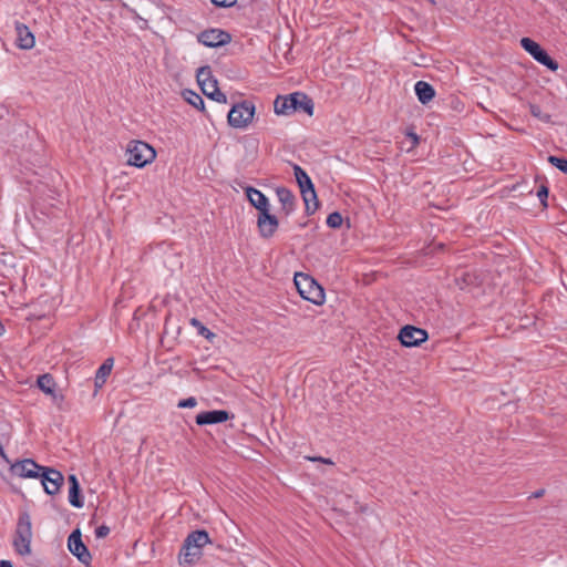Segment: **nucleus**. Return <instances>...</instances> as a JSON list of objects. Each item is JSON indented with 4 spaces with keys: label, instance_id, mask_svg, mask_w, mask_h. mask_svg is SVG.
<instances>
[{
    "label": "nucleus",
    "instance_id": "nucleus-1",
    "mask_svg": "<svg viewBox=\"0 0 567 567\" xmlns=\"http://www.w3.org/2000/svg\"><path fill=\"white\" fill-rule=\"evenodd\" d=\"M246 197L251 206L258 210L257 227L262 238H270L278 229V218L270 214V204L268 198L259 189L247 186L245 188Z\"/></svg>",
    "mask_w": 567,
    "mask_h": 567
},
{
    "label": "nucleus",
    "instance_id": "nucleus-2",
    "mask_svg": "<svg viewBox=\"0 0 567 567\" xmlns=\"http://www.w3.org/2000/svg\"><path fill=\"white\" fill-rule=\"evenodd\" d=\"M274 111L277 115H290L297 111L312 115L313 102L302 92H293L285 96L278 95L274 102Z\"/></svg>",
    "mask_w": 567,
    "mask_h": 567
},
{
    "label": "nucleus",
    "instance_id": "nucleus-3",
    "mask_svg": "<svg viewBox=\"0 0 567 567\" xmlns=\"http://www.w3.org/2000/svg\"><path fill=\"white\" fill-rule=\"evenodd\" d=\"M293 281L299 295L305 300L317 306L324 302V290L311 276L303 272H297Z\"/></svg>",
    "mask_w": 567,
    "mask_h": 567
},
{
    "label": "nucleus",
    "instance_id": "nucleus-4",
    "mask_svg": "<svg viewBox=\"0 0 567 567\" xmlns=\"http://www.w3.org/2000/svg\"><path fill=\"white\" fill-rule=\"evenodd\" d=\"M32 525L30 515L24 512L19 515L13 538V547L20 556L31 553Z\"/></svg>",
    "mask_w": 567,
    "mask_h": 567
},
{
    "label": "nucleus",
    "instance_id": "nucleus-5",
    "mask_svg": "<svg viewBox=\"0 0 567 567\" xmlns=\"http://www.w3.org/2000/svg\"><path fill=\"white\" fill-rule=\"evenodd\" d=\"M210 542L206 530L192 532L185 539L181 556L184 563L193 564L202 555V548Z\"/></svg>",
    "mask_w": 567,
    "mask_h": 567
},
{
    "label": "nucleus",
    "instance_id": "nucleus-6",
    "mask_svg": "<svg viewBox=\"0 0 567 567\" xmlns=\"http://www.w3.org/2000/svg\"><path fill=\"white\" fill-rule=\"evenodd\" d=\"M293 173L305 202L306 212L307 214H313L319 205L315 186L308 174L299 165H293Z\"/></svg>",
    "mask_w": 567,
    "mask_h": 567
},
{
    "label": "nucleus",
    "instance_id": "nucleus-7",
    "mask_svg": "<svg viewBox=\"0 0 567 567\" xmlns=\"http://www.w3.org/2000/svg\"><path fill=\"white\" fill-rule=\"evenodd\" d=\"M127 164L135 167H144L154 161L156 153L154 148L142 141H131L127 144Z\"/></svg>",
    "mask_w": 567,
    "mask_h": 567
},
{
    "label": "nucleus",
    "instance_id": "nucleus-8",
    "mask_svg": "<svg viewBox=\"0 0 567 567\" xmlns=\"http://www.w3.org/2000/svg\"><path fill=\"white\" fill-rule=\"evenodd\" d=\"M255 104L251 101H241L230 109L228 113V124L234 128H246L255 115Z\"/></svg>",
    "mask_w": 567,
    "mask_h": 567
},
{
    "label": "nucleus",
    "instance_id": "nucleus-9",
    "mask_svg": "<svg viewBox=\"0 0 567 567\" xmlns=\"http://www.w3.org/2000/svg\"><path fill=\"white\" fill-rule=\"evenodd\" d=\"M520 47L528 52L538 63L545 65L550 71L558 70V63L549 56V54L530 38H522Z\"/></svg>",
    "mask_w": 567,
    "mask_h": 567
},
{
    "label": "nucleus",
    "instance_id": "nucleus-10",
    "mask_svg": "<svg viewBox=\"0 0 567 567\" xmlns=\"http://www.w3.org/2000/svg\"><path fill=\"white\" fill-rule=\"evenodd\" d=\"M39 477L41 478L44 492L49 495H56L64 483L62 473L52 467L44 466Z\"/></svg>",
    "mask_w": 567,
    "mask_h": 567
},
{
    "label": "nucleus",
    "instance_id": "nucleus-11",
    "mask_svg": "<svg viewBox=\"0 0 567 567\" xmlns=\"http://www.w3.org/2000/svg\"><path fill=\"white\" fill-rule=\"evenodd\" d=\"M197 41L208 48H218L230 43L231 35L220 29H208L197 35Z\"/></svg>",
    "mask_w": 567,
    "mask_h": 567
},
{
    "label": "nucleus",
    "instance_id": "nucleus-12",
    "mask_svg": "<svg viewBox=\"0 0 567 567\" xmlns=\"http://www.w3.org/2000/svg\"><path fill=\"white\" fill-rule=\"evenodd\" d=\"M427 338V332L424 329L414 326H405L399 333V340L404 347H417L425 342Z\"/></svg>",
    "mask_w": 567,
    "mask_h": 567
},
{
    "label": "nucleus",
    "instance_id": "nucleus-13",
    "mask_svg": "<svg viewBox=\"0 0 567 567\" xmlns=\"http://www.w3.org/2000/svg\"><path fill=\"white\" fill-rule=\"evenodd\" d=\"M37 384L39 389L49 395L56 406H61L64 402V395L56 391V383L50 373H44L38 377Z\"/></svg>",
    "mask_w": 567,
    "mask_h": 567
},
{
    "label": "nucleus",
    "instance_id": "nucleus-14",
    "mask_svg": "<svg viewBox=\"0 0 567 567\" xmlns=\"http://www.w3.org/2000/svg\"><path fill=\"white\" fill-rule=\"evenodd\" d=\"M43 470L44 466L31 458L18 461L11 466L13 474L24 478H38Z\"/></svg>",
    "mask_w": 567,
    "mask_h": 567
},
{
    "label": "nucleus",
    "instance_id": "nucleus-15",
    "mask_svg": "<svg viewBox=\"0 0 567 567\" xmlns=\"http://www.w3.org/2000/svg\"><path fill=\"white\" fill-rule=\"evenodd\" d=\"M68 547L80 561L89 564L92 557L86 546L82 542L81 533L79 529L73 530L69 536Z\"/></svg>",
    "mask_w": 567,
    "mask_h": 567
},
{
    "label": "nucleus",
    "instance_id": "nucleus-16",
    "mask_svg": "<svg viewBox=\"0 0 567 567\" xmlns=\"http://www.w3.org/2000/svg\"><path fill=\"white\" fill-rule=\"evenodd\" d=\"M230 414L226 410H212L200 412L196 415L197 425H209L226 422L230 419Z\"/></svg>",
    "mask_w": 567,
    "mask_h": 567
},
{
    "label": "nucleus",
    "instance_id": "nucleus-17",
    "mask_svg": "<svg viewBox=\"0 0 567 567\" xmlns=\"http://www.w3.org/2000/svg\"><path fill=\"white\" fill-rule=\"evenodd\" d=\"M276 195L281 204V213L289 216L296 208V196L286 187H277Z\"/></svg>",
    "mask_w": 567,
    "mask_h": 567
},
{
    "label": "nucleus",
    "instance_id": "nucleus-18",
    "mask_svg": "<svg viewBox=\"0 0 567 567\" xmlns=\"http://www.w3.org/2000/svg\"><path fill=\"white\" fill-rule=\"evenodd\" d=\"M17 43L20 49L30 50L34 47L35 40L32 32L24 24H17Z\"/></svg>",
    "mask_w": 567,
    "mask_h": 567
},
{
    "label": "nucleus",
    "instance_id": "nucleus-19",
    "mask_svg": "<svg viewBox=\"0 0 567 567\" xmlns=\"http://www.w3.org/2000/svg\"><path fill=\"white\" fill-rule=\"evenodd\" d=\"M69 502L72 506L76 508H81L84 505L83 498L81 496V488L79 481L74 474L69 475Z\"/></svg>",
    "mask_w": 567,
    "mask_h": 567
},
{
    "label": "nucleus",
    "instance_id": "nucleus-20",
    "mask_svg": "<svg viewBox=\"0 0 567 567\" xmlns=\"http://www.w3.org/2000/svg\"><path fill=\"white\" fill-rule=\"evenodd\" d=\"M203 93L213 101L218 103H226L227 96L219 91L217 80L208 81L202 85H199Z\"/></svg>",
    "mask_w": 567,
    "mask_h": 567
},
{
    "label": "nucleus",
    "instance_id": "nucleus-21",
    "mask_svg": "<svg viewBox=\"0 0 567 567\" xmlns=\"http://www.w3.org/2000/svg\"><path fill=\"white\" fill-rule=\"evenodd\" d=\"M415 94L417 96V100L422 104H427L431 102L435 96V90L434 87L425 82V81H417L414 86Z\"/></svg>",
    "mask_w": 567,
    "mask_h": 567
},
{
    "label": "nucleus",
    "instance_id": "nucleus-22",
    "mask_svg": "<svg viewBox=\"0 0 567 567\" xmlns=\"http://www.w3.org/2000/svg\"><path fill=\"white\" fill-rule=\"evenodd\" d=\"M196 78H197V82L199 85L208 82V81H213L215 80V78L213 76V73H212V69L209 65H205V66H202L197 70V74H196Z\"/></svg>",
    "mask_w": 567,
    "mask_h": 567
},
{
    "label": "nucleus",
    "instance_id": "nucleus-23",
    "mask_svg": "<svg viewBox=\"0 0 567 567\" xmlns=\"http://www.w3.org/2000/svg\"><path fill=\"white\" fill-rule=\"evenodd\" d=\"M114 360L112 358L106 359L102 365L97 369L95 375L97 379L106 380L113 368Z\"/></svg>",
    "mask_w": 567,
    "mask_h": 567
},
{
    "label": "nucleus",
    "instance_id": "nucleus-24",
    "mask_svg": "<svg viewBox=\"0 0 567 567\" xmlns=\"http://www.w3.org/2000/svg\"><path fill=\"white\" fill-rule=\"evenodd\" d=\"M190 324L195 327L198 333L204 338L212 340L215 337V334L208 328H206L198 319H190Z\"/></svg>",
    "mask_w": 567,
    "mask_h": 567
},
{
    "label": "nucleus",
    "instance_id": "nucleus-25",
    "mask_svg": "<svg viewBox=\"0 0 567 567\" xmlns=\"http://www.w3.org/2000/svg\"><path fill=\"white\" fill-rule=\"evenodd\" d=\"M186 101L197 110H204V100L193 91H187Z\"/></svg>",
    "mask_w": 567,
    "mask_h": 567
},
{
    "label": "nucleus",
    "instance_id": "nucleus-26",
    "mask_svg": "<svg viewBox=\"0 0 567 567\" xmlns=\"http://www.w3.org/2000/svg\"><path fill=\"white\" fill-rule=\"evenodd\" d=\"M342 215L338 212H333L327 217V225L331 228H339L342 225Z\"/></svg>",
    "mask_w": 567,
    "mask_h": 567
},
{
    "label": "nucleus",
    "instance_id": "nucleus-27",
    "mask_svg": "<svg viewBox=\"0 0 567 567\" xmlns=\"http://www.w3.org/2000/svg\"><path fill=\"white\" fill-rule=\"evenodd\" d=\"M529 111L534 117H537L545 123L550 122V115L543 113L542 109L538 105L530 104Z\"/></svg>",
    "mask_w": 567,
    "mask_h": 567
},
{
    "label": "nucleus",
    "instance_id": "nucleus-28",
    "mask_svg": "<svg viewBox=\"0 0 567 567\" xmlns=\"http://www.w3.org/2000/svg\"><path fill=\"white\" fill-rule=\"evenodd\" d=\"M548 162L567 175V159L557 156H549Z\"/></svg>",
    "mask_w": 567,
    "mask_h": 567
},
{
    "label": "nucleus",
    "instance_id": "nucleus-29",
    "mask_svg": "<svg viewBox=\"0 0 567 567\" xmlns=\"http://www.w3.org/2000/svg\"><path fill=\"white\" fill-rule=\"evenodd\" d=\"M548 193H549V189L547 187V185L545 184H542L538 189H537V197L539 198L540 200V204L544 208H547L548 207V203H547V199H548Z\"/></svg>",
    "mask_w": 567,
    "mask_h": 567
},
{
    "label": "nucleus",
    "instance_id": "nucleus-30",
    "mask_svg": "<svg viewBox=\"0 0 567 567\" xmlns=\"http://www.w3.org/2000/svg\"><path fill=\"white\" fill-rule=\"evenodd\" d=\"M196 405H197V400L194 396H189L187 399L181 400L177 403V406L181 409H186V408L190 409V408H195Z\"/></svg>",
    "mask_w": 567,
    "mask_h": 567
},
{
    "label": "nucleus",
    "instance_id": "nucleus-31",
    "mask_svg": "<svg viewBox=\"0 0 567 567\" xmlns=\"http://www.w3.org/2000/svg\"><path fill=\"white\" fill-rule=\"evenodd\" d=\"M110 534V527L106 525H101L95 529V536L97 538L106 537Z\"/></svg>",
    "mask_w": 567,
    "mask_h": 567
},
{
    "label": "nucleus",
    "instance_id": "nucleus-32",
    "mask_svg": "<svg viewBox=\"0 0 567 567\" xmlns=\"http://www.w3.org/2000/svg\"><path fill=\"white\" fill-rule=\"evenodd\" d=\"M237 0H212V2L221 8H228L236 3Z\"/></svg>",
    "mask_w": 567,
    "mask_h": 567
},
{
    "label": "nucleus",
    "instance_id": "nucleus-33",
    "mask_svg": "<svg viewBox=\"0 0 567 567\" xmlns=\"http://www.w3.org/2000/svg\"><path fill=\"white\" fill-rule=\"evenodd\" d=\"M307 460L312 461V462H322V463L330 464V465L333 464V462L330 458H324V457H321V456L307 457Z\"/></svg>",
    "mask_w": 567,
    "mask_h": 567
},
{
    "label": "nucleus",
    "instance_id": "nucleus-34",
    "mask_svg": "<svg viewBox=\"0 0 567 567\" xmlns=\"http://www.w3.org/2000/svg\"><path fill=\"white\" fill-rule=\"evenodd\" d=\"M105 382H106V380L97 379V377L95 375L94 384H95L96 389H101L104 385Z\"/></svg>",
    "mask_w": 567,
    "mask_h": 567
},
{
    "label": "nucleus",
    "instance_id": "nucleus-35",
    "mask_svg": "<svg viewBox=\"0 0 567 567\" xmlns=\"http://www.w3.org/2000/svg\"><path fill=\"white\" fill-rule=\"evenodd\" d=\"M544 494H545V489H538V491L534 492V493L532 494V496H530V497H533V498H539V497H542Z\"/></svg>",
    "mask_w": 567,
    "mask_h": 567
},
{
    "label": "nucleus",
    "instance_id": "nucleus-36",
    "mask_svg": "<svg viewBox=\"0 0 567 567\" xmlns=\"http://www.w3.org/2000/svg\"><path fill=\"white\" fill-rule=\"evenodd\" d=\"M408 136L412 138L414 144L419 143V136L415 133H409Z\"/></svg>",
    "mask_w": 567,
    "mask_h": 567
},
{
    "label": "nucleus",
    "instance_id": "nucleus-37",
    "mask_svg": "<svg viewBox=\"0 0 567 567\" xmlns=\"http://www.w3.org/2000/svg\"><path fill=\"white\" fill-rule=\"evenodd\" d=\"M0 567H13L12 563L9 560H1Z\"/></svg>",
    "mask_w": 567,
    "mask_h": 567
},
{
    "label": "nucleus",
    "instance_id": "nucleus-38",
    "mask_svg": "<svg viewBox=\"0 0 567 567\" xmlns=\"http://www.w3.org/2000/svg\"><path fill=\"white\" fill-rule=\"evenodd\" d=\"M0 455H1L3 458H6V454H4V451H3V447H2V446H0Z\"/></svg>",
    "mask_w": 567,
    "mask_h": 567
},
{
    "label": "nucleus",
    "instance_id": "nucleus-39",
    "mask_svg": "<svg viewBox=\"0 0 567 567\" xmlns=\"http://www.w3.org/2000/svg\"><path fill=\"white\" fill-rule=\"evenodd\" d=\"M2 332H3V327H2V324L0 323V336L2 334Z\"/></svg>",
    "mask_w": 567,
    "mask_h": 567
}]
</instances>
